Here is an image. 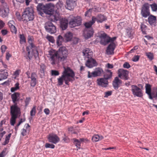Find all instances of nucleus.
<instances>
[{"label":"nucleus","instance_id":"nucleus-22","mask_svg":"<svg viewBox=\"0 0 157 157\" xmlns=\"http://www.w3.org/2000/svg\"><path fill=\"white\" fill-rule=\"evenodd\" d=\"M37 75L35 73L33 72L31 74L30 78L31 79V82H30L31 86L34 87L36 85L37 81Z\"/></svg>","mask_w":157,"mask_h":157},{"label":"nucleus","instance_id":"nucleus-8","mask_svg":"<svg viewBox=\"0 0 157 157\" xmlns=\"http://www.w3.org/2000/svg\"><path fill=\"white\" fill-rule=\"evenodd\" d=\"M131 90L134 96L141 97L143 95V91L141 89L135 85L131 86Z\"/></svg>","mask_w":157,"mask_h":157},{"label":"nucleus","instance_id":"nucleus-15","mask_svg":"<svg viewBox=\"0 0 157 157\" xmlns=\"http://www.w3.org/2000/svg\"><path fill=\"white\" fill-rule=\"evenodd\" d=\"M86 62L85 63L86 66L89 68H91L97 65V63L96 60L92 57L89 59L85 60Z\"/></svg>","mask_w":157,"mask_h":157},{"label":"nucleus","instance_id":"nucleus-43","mask_svg":"<svg viewBox=\"0 0 157 157\" xmlns=\"http://www.w3.org/2000/svg\"><path fill=\"white\" fill-rule=\"evenodd\" d=\"M55 145L52 144L47 143L45 145V147L46 148H54L55 147Z\"/></svg>","mask_w":157,"mask_h":157},{"label":"nucleus","instance_id":"nucleus-48","mask_svg":"<svg viewBox=\"0 0 157 157\" xmlns=\"http://www.w3.org/2000/svg\"><path fill=\"white\" fill-rule=\"evenodd\" d=\"M11 32L13 33H16L17 29L15 26L14 25L10 27Z\"/></svg>","mask_w":157,"mask_h":157},{"label":"nucleus","instance_id":"nucleus-47","mask_svg":"<svg viewBox=\"0 0 157 157\" xmlns=\"http://www.w3.org/2000/svg\"><path fill=\"white\" fill-rule=\"evenodd\" d=\"M40 70L41 71V73H44V70H45L46 68V67L44 65V64H41L40 65Z\"/></svg>","mask_w":157,"mask_h":157},{"label":"nucleus","instance_id":"nucleus-54","mask_svg":"<svg viewBox=\"0 0 157 157\" xmlns=\"http://www.w3.org/2000/svg\"><path fill=\"white\" fill-rule=\"evenodd\" d=\"M123 67L124 68H129L130 67V64L127 62H125L123 65Z\"/></svg>","mask_w":157,"mask_h":157},{"label":"nucleus","instance_id":"nucleus-62","mask_svg":"<svg viewBox=\"0 0 157 157\" xmlns=\"http://www.w3.org/2000/svg\"><path fill=\"white\" fill-rule=\"evenodd\" d=\"M69 138L65 136L63 138V141H64L65 142H68L69 141Z\"/></svg>","mask_w":157,"mask_h":157},{"label":"nucleus","instance_id":"nucleus-41","mask_svg":"<svg viewBox=\"0 0 157 157\" xmlns=\"http://www.w3.org/2000/svg\"><path fill=\"white\" fill-rule=\"evenodd\" d=\"M152 11H156L157 10V5L155 3L150 5Z\"/></svg>","mask_w":157,"mask_h":157},{"label":"nucleus","instance_id":"nucleus-51","mask_svg":"<svg viewBox=\"0 0 157 157\" xmlns=\"http://www.w3.org/2000/svg\"><path fill=\"white\" fill-rule=\"evenodd\" d=\"M2 52V53H4L7 49V47L5 45H2L1 48Z\"/></svg>","mask_w":157,"mask_h":157},{"label":"nucleus","instance_id":"nucleus-37","mask_svg":"<svg viewBox=\"0 0 157 157\" xmlns=\"http://www.w3.org/2000/svg\"><path fill=\"white\" fill-rule=\"evenodd\" d=\"M19 84L17 82L15 85V86L12 87L11 89V91L12 92H13L14 91L17 90V89H19Z\"/></svg>","mask_w":157,"mask_h":157},{"label":"nucleus","instance_id":"nucleus-13","mask_svg":"<svg viewBox=\"0 0 157 157\" xmlns=\"http://www.w3.org/2000/svg\"><path fill=\"white\" fill-rule=\"evenodd\" d=\"M83 55L85 60H86L92 57L93 52L92 50L88 48H86L82 51Z\"/></svg>","mask_w":157,"mask_h":157},{"label":"nucleus","instance_id":"nucleus-58","mask_svg":"<svg viewBox=\"0 0 157 157\" xmlns=\"http://www.w3.org/2000/svg\"><path fill=\"white\" fill-rule=\"evenodd\" d=\"M6 149L3 151L0 154V157H3L6 155Z\"/></svg>","mask_w":157,"mask_h":157},{"label":"nucleus","instance_id":"nucleus-46","mask_svg":"<svg viewBox=\"0 0 157 157\" xmlns=\"http://www.w3.org/2000/svg\"><path fill=\"white\" fill-rule=\"evenodd\" d=\"M105 96L104 97L107 98L109 96H110L112 94V91H108L106 92H105Z\"/></svg>","mask_w":157,"mask_h":157},{"label":"nucleus","instance_id":"nucleus-21","mask_svg":"<svg viewBox=\"0 0 157 157\" xmlns=\"http://www.w3.org/2000/svg\"><path fill=\"white\" fill-rule=\"evenodd\" d=\"M76 0H67L65 7L69 10L73 9L76 6Z\"/></svg>","mask_w":157,"mask_h":157},{"label":"nucleus","instance_id":"nucleus-50","mask_svg":"<svg viewBox=\"0 0 157 157\" xmlns=\"http://www.w3.org/2000/svg\"><path fill=\"white\" fill-rule=\"evenodd\" d=\"M92 10V9H90L89 10H87L85 12V16L89 17L91 14V11Z\"/></svg>","mask_w":157,"mask_h":157},{"label":"nucleus","instance_id":"nucleus-12","mask_svg":"<svg viewBox=\"0 0 157 157\" xmlns=\"http://www.w3.org/2000/svg\"><path fill=\"white\" fill-rule=\"evenodd\" d=\"M118 76L120 78L125 80L128 79V72L127 70H124L123 69H120L118 70Z\"/></svg>","mask_w":157,"mask_h":157},{"label":"nucleus","instance_id":"nucleus-53","mask_svg":"<svg viewBox=\"0 0 157 157\" xmlns=\"http://www.w3.org/2000/svg\"><path fill=\"white\" fill-rule=\"evenodd\" d=\"M14 22L13 20L10 21L8 23V25L10 27L14 25Z\"/></svg>","mask_w":157,"mask_h":157},{"label":"nucleus","instance_id":"nucleus-63","mask_svg":"<svg viewBox=\"0 0 157 157\" xmlns=\"http://www.w3.org/2000/svg\"><path fill=\"white\" fill-rule=\"evenodd\" d=\"M44 113L47 115H48L50 111L48 109H45L44 110Z\"/></svg>","mask_w":157,"mask_h":157},{"label":"nucleus","instance_id":"nucleus-57","mask_svg":"<svg viewBox=\"0 0 157 157\" xmlns=\"http://www.w3.org/2000/svg\"><path fill=\"white\" fill-rule=\"evenodd\" d=\"M30 100V98H26L25 102V105L26 106H27L29 104V103Z\"/></svg>","mask_w":157,"mask_h":157},{"label":"nucleus","instance_id":"nucleus-56","mask_svg":"<svg viewBox=\"0 0 157 157\" xmlns=\"http://www.w3.org/2000/svg\"><path fill=\"white\" fill-rule=\"evenodd\" d=\"M20 40L21 42H25V39L24 36L23 35H20Z\"/></svg>","mask_w":157,"mask_h":157},{"label":"nucleus","instance_id":"nucleus-49","mask_svg":"<svg viewBox=\"0 0 157 157\" xmlns=\"http://www.w3.org/2000/svg\"><path fill=\"white\" fill-rule=\"evenodd\" d=\"M11 135V134H9L7 136H6L5 141V144H7L9 143Z\"/></svg>","mask_w":157,"mask_h":157},{"label":"nucleus","instance_id":"nucleus-36","mask_svg":"<svg viewBox=\"0 0 157 157\" xmlns=\"http://www.w3.org/2000/svg\"><path fill=\"white\" fill-rule=\"evenodd\" d=\"M74 18L76 24H78V22L79 21V23L78 24V26L80 25L81 24L82 22V19L81 17L79 16H77L74 17Z\"/></svg>","mask_w":157,"mask_h":157},{"label":"nucleus","instance_id":"nucleus-60","mask_svg":"<svg viewBox=\"0 0 157 157\" xmlns=\"http://www.w3.org/2000/svg\"><path fill=\"white\" fill-rule=\"evenodd\" d=\"M24 128L26 129V130L28 129L29 132L30 130V126L29 124H25Z\"/></svg>","mask_w":157,"mask_h":157},{"label":"nucleus","instance_id":"nucleus-42","mask_svg":"<svg viewBox=\"0 0 157 157\" xmlns=\"http://www.w3.org/2000/svg\"><path fill=\"white\" fill-rule=\"evenodd\" d=\"M29 132L28 129L26 130L25 128H24L21 130V133L22 136H24L26 135L27 133Z\"/></svg>","mask_w":157,"mask_h":157},{"label":"nucleus","instance_id":"nucleus-23","mask_svg":"<svg viewBox=\"0 0 157 157\" xmlns=\"http://www.w3.org/2000/svg\"><path fill=\"white\" fill-rule=\"evenodd\" d=\"M68 21L65 18H62L60 20V27L63 30L66 29L68 25Z\"/></svg>","mask_w":157,"mask_h":157},{"label":"nucleus","instance_id":"nucleus-7","mask_svg":"<svg viewBox=\"0 0 157 157\" xmlns=\"http://www.w3.org/2000/svg\"><path fill=\"white\" fill-rule=\"evenodd\" d=\"M100 43L101 44L105 45L108 43L114 41L116 39V37H114L112 38L109 36L106 33H103L101 35Z\"/></svg>","mask_w":157,"mask_h":157},{"label":"nucleus","instance_id":"nucleus-4","mask_svg":"<svg viewBox=\"0 0 157 157\" xmlns=\"http://www.w3.org/2000/svg\"><path fill=\"white\" fill-rule=\"evenodd\" d=\"M29 42L30 44L29 45L26 47L27 53L23 52L24 57L28 60H30L34 56L35 58L38 56V53L37 48L32 43L31 40H29Z\"/></svg>","mask_w":157,"mask_h":157},{"label":"nucleus","instance_id":"nucleus-64","mask_svg":"<svg viewBox=\"0 0 157 157\" xmlns=\"http://www.w3.org/2000/svg\"><path fill=\"white\" fill-rule=\"evenodd\" d=\"M19 74V71L17 70L14 73V75L16 76L17 77L18 76Z\"/></svg>","mask_w":157,"mask_h":157},{"label":"nucleus","instance_id":"nucleus-52","mask_svg":"<svg viewBox=\"0 0 157 157\" xmlns=\"http://www.w3.org/2000/svg\"><path fill=\"white\" fill-rule=\"evenodd\" d=\"M139 56H135L132 59V60L134 62H136L138 61L139 59Z\"/></svg>","mask_w":157,"mask_h":157},{"label":"nucleus","instance_id":"nucleus-5","mask_svg":"<svg viewBox=\"0 0 157 157\" xmlns=\"http://www.w3.org/2000/svg\"><path fill=\"white\" fill-rule=\"evenodd\" d=\"M34 12L33 7L26 8L22 15V18L27 21L33 20L34 18Z\"/></svg>","mask_w":157,"mask_h":157},{"label":"nucleus","instance_id":"nucleus-31","mask_svg":"<svg viewBox=\"0 0 157 157\" xmlns=\"http://www.w3.org/2000/svg\"><path fill=\"white\" fill-rule=\"evenodd\" d=\"M72 36V34L71 33L69 32L65 34L64 37L66 41H68L71 40Z\"/></svg>","mask_w":157,"mask_h":157},{"label":"nucleus","instance_id":"nucleus-6","mask_svg":"<svg viewBox=\"0 0 157 157\" xmlns=\"http://www.w3.org/2000/svg\"><path fill=\"white\" fill-rule=\"evenodd\" d=\"M106 19L105 17L102 15H99L96 17L93 16L92 17V20L86 22L85 24V25L87 27H90L96 21L98 23H101Z\"/></svg>","mask_w":157,"mask_h":157},{"label":"nucleus","instance_id":"nucleus-17","mask_svg":"<svg viewBox=\"0 0 157 157\" xmlns=\"http://www.w3.org/2000/svg\"><path fill=\"white\" fill-rule=\"evenodd\" d=\"M9 13V9L8 6L6 4H4L3 6L0 9V13L3 17H6Z\"/></svg>","mask_w":157,"mask_h":157},{"label":"nucleus","instance_id":"nucleus-14","mask_svg":"<svg viewBox=\"0 0 157 157\" xmlns=\"http://www.w3.org/2000/svg\"><path fill=\"white\" fill-rule=\"evenodd\" d=\"M48 139L49 142L54 144L57 143L60 140L58 136L54 133L50 134L48 136Z\"/></svg>","mask_w":157,"mask_h":157},{"label":"nucleus","instance_id":"nucleus-11","mask_svg":"<svg viewBox=\"0 0 157 157\" xmlns=\"http://www.w3.org/2000/svg\"><path fill=\"white\" fill-rule=\"evenodd\" d=\"M149 5L147 3L144 4L142 8L141 14L144 17H147L148 16L150 15L149 10Z\"/></svg>","mask_w":157,"mask_h":157},{"label":"nucleus","instance_id":"nucleus-19","mask_svg":"<svg viewBox=\"0 0 157 157\" xmlns=\"http://www.w3.org/2000/svg\"><path fill=\"white\" fill-rule=\"evenodd\" d=\"M20 113V109L17 106V104H14L11 106V115L17 117Z\"/></svg>","mask_w":157,"mask_h":157},{"label":"nucleus","instance_id":"nucleus-38","mask_svg":"<svg viewBox=\"0 0 157 157\" xmlns=\"http://www.w3.org/2000/svg\"><path fill=\"white\" fill-rule=\"evenodd\" d=\"M146 55L150 60H151L153 59L154 56L152 53L150 52H146Z\"/></svg>","mask_w":157,"mask_h":157},{"label":"nucleus","instance_id":"nucleus-18","mask_svg":"<svg viewBox=\"0 0 157 157\" xmlns=\"http://www.w3.org/2000/svg\"><path fill=\"white\" fill-rule=\"evenodd\" d=\"M84 33V36L86 39H88L90 37L93 35L94 31L91 28V26L89 27H86Z\"/></svg>","mask_w":157,"mask_h":157},{"label":"nucleus","instance_id":"nucleus-1","mask_svg":"<svg viewBox=\"0 0 157 157\" xmlns=\"http://www.w3.org/2000/svg\"><path fill=\"white\" fill-rule=\"evenodd\" d=\"M68 51L64 47H61L58 52L53 49L49 51L48 56L50 58L51 63L54 65L60 62L65 61L68 56Z\"/></svg>","mask_w":157,"mask_h":157},{"label":"nucleus","instance_id":"nucleus-24","mask_svg":"<svg viewBox=\"0 0 157 157\" xmlns=\"http://www.w3.org/2000/svg\"><path fill=\"white\" fill-rule=\"evenodd\" d=\"M121 81L119 79L118 77H116L113 82V86L114 89H117L119 86V85L121 84Z\"/></svg>","mask_w":157,"mask_h":157},{"label":"nucleus","instance_id":"nucleus-20","mask_svg":"<svg viewBox=\"0 0 157 157\" xmlns=\"http://www.w3.org/2000/svg\"><path fill=\"white\" fill-rule=\"evenodd\" d=\"M97 81L98 85L102 87H106L108 85V81L105 78H98Z\"/></svg>","mask_w":157,"mask_h":157},{"label":"nucleus","instance_id":"nucleus-55","mask_svg":"<svg viewBox=\"0 0 157 157\" xmlns=\"http://www.w3.org/2000/svg\"><path fill=\"white\" fill-rule=\"evenodd\" d=\"M11 56V55L9 52H7L6 53V59L7 60H9Z\"/></svg>","mask_w":157,"mask_h":157},{"label":"nucleus","instance_id":"nucleus-32","mask_svg":"<svg viewBox=\"0 0 157 157\" xmlns=\"http://www.w3.org/2000/svg\"><path fill=\"white\" fill-rule=\"evenodd\" d=\"M75 20L74 18L72 19L69 22V24L71 28H73L76 26H78V24H76L75 23ZM78 23H79V21L78 22Z\"/></svg>","mask_w":157,"mask_h":157},{"label":"nucleus","instance_id":"nucleus-9","mask_svg":"<svg viewBox=\"0 0 157 157\" xmlns=\"http://www.w3.org/2000/svg\"><path fill=\"white\" fill-rule=\"evenodd\" d=\"M44 27L46 31L51 34L54 33L56 32L55 26L51 22L46 23Z\"/></svg>","mask_w":157,"mask_h":157},{"label":"nucleus","instance_id":"nucleus-61","mask_svg":"<svg viewBox=\"0 0 157 157\" xmlns=\"http://www.w3.org/2000/svg\"><path fill=\"white\" fill-rule=\"evenodd\" d=\"M1 33L3 35H5L7 34V31L6 29L2 30L1 31Z\"/></svg>","mask_w":157,"mask_h":157},{"label":"nucleus","instance_id":"nucleus-39","mask_svg":"<svg viewBox=\"0 0 157 157\" xmlns=\"http://www.w3.org/2000/svg\"><path fill=\"white\" fill-rule=\"evenodd\" d=\"M36 113V106H34L30 111V115L31 116H34L35 115Z\"/></svg>","mask_w":157,"mask_h":157},{"label":"nucleus","instance_id":"nucleus-3","mask_svg":"<svg viewBox=\"0 0 157 157\" xmlns=\"http://www.w3.org/2000/svg\"><path fill=\"white\" fill-rule=\"evenodd\" d=\"M62 74L61 76L58 78L59 85H63V81L66 84L68 85L69 82H72L74 80L75 73L69 68H64V71Z\"/></svg>","mask_w":157,"mask_h":157},{"label":"nucleus","instance_id":"nucleus-25","mask_svg":"<svg viewBox=\"0 0 157 157\" xmlns=\"http://www.w3.org/2000/svg\"><path fill=\"white\" fill-rule=\"evenodd\" d=\"M20 94L16 92L12 94L11 98L14 104H17L16 102L18 101L20 99Z\"/></svg>","mask_w":157,"mask_h":157},{"label":"nucleus","instance_id":"nucleus-28","mask_svg":"<svg viewBox=\"0 0 157 157\" xmlns=\"http://www.w3.org/2000/svg\"><path fill=\"white\" fill-rule=\"evenodd\" d=\"M73 140L74 141V142L76 146L79 148L80 147L81 142H84L85 141H88L87 139H85L83 138L80 139V140L74 139Z\"/></svg>","mask_w":157,"mask_h":157},{"label":"nucleus","instance_id":"nucleus-34","mask_svg":"<svg viewBox=\"0 0 157 157\" xmlns=\"http://www.w3.org/2000/svg\"><path fill=\"white\" fill-rule=\"evenodd\" d=\"M107 73L105 75V78L107 80L111 78L112 73L109 70H107Z\"/></svg>","mask_w":157,"mask_h":157},{"label":"nucleus","instance_id":"nucleus-30","mask_svg":"<svg viewBox=\"0 0 157 157\" xmlns=\"http://www.w3.org/2000/svg\"><path fill=\"white\" fill-rule=\"evenodd\" d=\"M103 137L101 135H94L92 138V140L93 142H97L103 139Z\"/></svg>","mask_w":157,"mask_h":157},{"label":"nucleus","instance_id":"nucleus-29","mask_svg":"<svg viewBox=\"0 0 157 157\" xmlns=\"http://www.w3.org/2000/svg\"><path fill=\"white\" fill-rule=\"evenodd\" d=\"M146 93L148 95L150 99H152L153 98L151 93V86L149 84H146L145 86Z\"/></svg>","mask_w":157,"mask_h":157},{"label":"nucleus","instance_id":"nucleus-45","mask_svg":"<svg viewBox=\"0 0 157 157\" xmlns=\"http://www.w3.org/2000/svg\"><path fill=\"white\" fill-rule=\"evenodd\" d=\"M51 74L52 75L57 76L59 75V73L58 71L56 70H52Z\"/></svg>","mask_w":157,"mask_h":157},{"label":"nucleus","instance_id":"nucleus-40","mask_svg":"<svg viewBox=\"0 0 157 157\" xmlns=\"http://www.w3.org/2000/svg\"><path fill=\"white\" fill-rule=\"evenodd\" d=\"M46 38L50 42L52 43H53L55 42V40L53 37L51 36L47 35Z\"/></svg>","mask_w":157,"mask_h":157},{"label":"nucleus","instance_id":"nucleus-26","mask_svg":"<svg viewBox=\"0 0 157 157\" xmlns=\"http://www.w3.org/2000/svg\"><path fill=\"white\" fill-rule=\"evenodd\" d=\"M8 75L7 72L6 70L0 71V81L6 79Z\"/></svg>","mask_w":157,"mask_h":157},{"label":"nucleus","instance_id":"nucleus-10","mask_svg":"<svg viewBox=\"0 0 157 157\" xmlns=\"http://www.w3.org/2000/svg\"><path fill=\"white\" fill-rule=\"evenodd\" d=\"M103 72V70L101 68L99 67L97 68L92 72L91 73L89 71L88 72V78H91L93 77H95L100 76Z\"/></svg>","mask_w":157,"mask_h":157},{"label":"nucleus","instance_id":"nucleus-35","mask_svg":"<svg viewBox=\"0 0 157 157\" xmlns=\"http://www.w3.org/2000/svg\"><path fill=\"white\" fill-rule=\"evenodd\" d=\"M63 40V38L60 35L58 36L57 39V44L58 46L60 45L61 44Z\"/></svg>","mask_w":157,"mask_h":157},{"label":"nucleus","instance_id":"nucleus-27","mask_svg":"<svg viewBox=\"0 0 157 157\" xmlns=\"http://www.w3.org/2000/svg\"><path fill=\"white\" fill-rule=\"evenodd\" d=\"M148 20L149 23L151 25H154L156 23V17L153 15H149Z\"/></svg>","mask_w":157,"mask_h":157},{"label":"nucleus","instance_id":"nucleus-59","mask_svg":"<svg viewBox=\"0 0 157 157\" xmlns=\"http://www.w3.org/2000/svg\"><path fill=\"white\" fill-rule=\"evenodd\" d=\"M5 25V23L1 20H0V30Z\"/></svg>","mask_w":157,"mask_h":157},{"label":"nucleus","instance_id":"nucleus-2","mask_svg":"<svg viewBox=\"0 0 157 157\" xmlns=\"http://www.w3.org/2000/svg\"><path fill=\"white\" fill-rule=\"evenodd\" d=\"M39 8L43 10L46 14L50 15L49 19L52 21H56L59 19V14L56 11L53 10L54 5L51 3L46 4L45 5H39Z\"/></svg>","mask_w":157,"mask_h":157},{"label":"nucleus","instance_id":"nucleus-16","mask_svg":"<svg viewBox=\"0 0 157 157\" xmlns=\"http://www.w3.org/2000/svg\"><path fill=\"white\" fill-rule=\"evenodd\" d=\"M115 47L116 44L114 41L111 42L107 48L106 54L108 55H113L114 54V51Z\"/></svg>","mask_w":157,"mask_h":157},{"label":"nucleus","instance_id":"nucleus-44","mask_svg":"<svg viewBox=\"0 0 157 157\" xmlns=\"http://www.w3.org/2000/svg\"><path fill=\"white\" fill-rule=\"evenodd\" d=\"M146 26L143 24H141V28L143 33L144 34L145 33V29L146 28Z\"/></svg>","mask_w":157,"mask_h":157},{"label":"nucleus","instance_id":"nucleus-33","mask_svg":"<svg viewBox=\"0 0 157 157\" xmlns=\"http://www.w3.org/2000/svg\"><path fill=\"white\" fill-rule=\"evenodd\" d=\"M11 117L10 119V124L11 125L13 126L16 122V120L17 118V116L11 115Z\"/></svg>","mask_w":157,"mask_h":157}]
</instances>
